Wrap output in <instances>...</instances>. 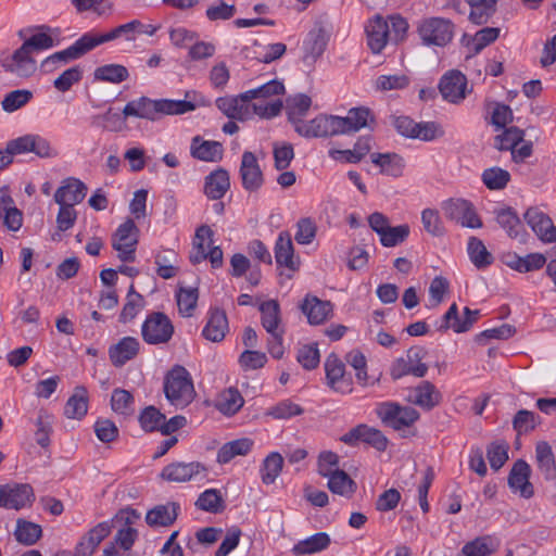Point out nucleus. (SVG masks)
Returning a JSON list of instances; mask_svg holds the SVG:
<instances>
[{"label": "nucleus", "instance_id": "473e14b6", "mask_svg": "<svg viewBox=\"0 0 556 556\" xmlns=\"http://www.w3.org/2000/svg\"><path fill=\"white\" fill-rule=\"evenodd\" d=\"M303 313L307 316L308 323L312 325L323 324L332 311L329 301H321L316 296L306 298L302 305Z\"/></svg>", "mask_w": 556, "mask_h": 556}, {"label": "nucleus", "instance_id": "1a4fd4ad", "mask_svg": "<svg viewBox=\"0 0 556 556\" xmlns=\"http://www.w3.org/2000/svg\"><path fill=\"white\" fill-rule=\"evenodd\" d=\"M141 333L148 344H163L172 339L174 326L164 313L154 312L142 324Z\"/></svg>", "mask_w": 556, "mask_h": 556}, {"label": "nucleus", "instance_id": "79ce46f5", "mask_svg": "<svg viewBox=\"0 0 556 556\" xmlns=\"http://www.w3.org/2000/svg\"><path fill=\"white\" fill-rule=\"evenodd\" d=\"M244 400L235 388L224 390L216 402V408L226 416H232L243 406Z\"/></svg>", "mask_w": 556, "mask_h": 556}, {"label": "nucleus", "instance_id": "dca6fc26", "mask_svg": "<svg viewBox=\"0 0 556 556\" xmlns=\"http://www.w3.org/2000/svg\"><path fill=\"white\" fill-rule=\"evenodd\" d=\"M439 90L444 100L451 103H459L467 93V78L457 70L448 71L442 76Z\"/></svg>", "mask_w": 556, "mask_h": 556}, {"label": "nucleus", "instance_id": "6e6552de", "mask_svg": "<svg viewBox=\"0 0 556 556\" xmlns=\"http://www.w3.org/2000/svg\"><path fill=\"white\" fill-rule=\"evenodd\" d=\"M138 232L135 222L128 218L119 225L113 235L112 247L117 251V256L122 262H134L136 260Z\"/></svg>", "mask_w": 556, "mask_h": 556}, {"label": "nucleus", "instance_id": "20e7f679", "mask_svg": "<svg viewBox=\"0 0 556 556\" xmlns=\"http://www.w3.org/2000/svg\"><path fill=\"white\" fill-rule=\"evenodd\" d=\"M216 106L229 118L245 121L253 113L270 118L277 116L282 110L281 101H273L268 103H250L249 98H244V92L236 97H220L216 100Z\"/></svg>", "mask_w": 556, "mask_h": 556}, {"label": "nucleus", "instance_id": "a19ab883", "mask_svg": "<svg viewBox=\"0 0 556 556\" xmlns=\"http://www.w3.org/2000/svg\"><path fill=\"white\" fill-rule=\"evenodd\" d=\"M501 29L497 27H484L478 30L473 37L464 35L463 42L470 48V50L478 54L486 46L494 42L500 36Z\"/></svg>", "mask_w": 556, "mask_h": 556}, {"label": "nucleus", "instance_id": "338daca9", "mask_svg": "<svg viewBox=\"0 0 556 556\" xmlns=\"http://www.w3.org/2000/svg\"><path fill=\"white\" fill-rule=\"evenodd\" d=\"M33 98V92L26 89H17L9 92L2 100V109L5 112H14L26 105Z\"/></svg>", "mask_w": 556, "mask_h": 556}, {"label": "nucleus", "instance_id": "f03ea898", "mask_svg": "<svg viewBox=\"0 0 556 556\" xmlns=\"http://www.w3.org/2000/svg\"><path fill=\"white\" fill-rule=\"evenodd\" d=\"M53 46L54 41L50 35L46 33L34 34L13 54L3 58L1 65L5 72H10L18 77H29L37 68L33 54L50 49Z\"/></svg>", "mask_w": 556, "mask_h": 556}, {"label": "nucleus", "instance_id": "c03bdc74", "mask_svg": "<svg viewBox=\"0 0 556 556\" xmlns=\"http://www.w3.org/2000/svg\"><path fill=\"white\" fill-rule=\"evenodd\" d=\"M326 478H328L329 490L334 494L349 497L356 490V483L343 470L338 469Z\"/></svg>", "mask_w": 556, "mask_h": 556}, {"label": "nucleus", "instance_id": "aec40b11", "mask_svg": "<svg viewBox=\"0 0 556 556\" xmlns=\"http://www.w3.org/2000/svg\"><path fill=\"white\" fill-rule=\"evenodd\" d=\"M240 176L243 188L251 192L258 190L264 182L263 173L257 160L250 151H245L242 154Z\"/></svg>", "mask_w": 556, "mask_h": 556}, {"label": "nucleus", "instance_id": "6e6d98bb", "mask_svg": "<svg viewBox=\"0 0 556 556\" xmlns=\"http://www.w3.org/2000/svg\"><path fill=\"white\" fill-rule=\"evenodd\" d=\"M41 527L37 523L18 519L16 522L15 538L25 545L35 544L41 536Z\"/></svg>", "mask_w": 556, "mask_h": 556}, {"label": "nucleus", "instance_id": "603ef678", "mask_svg": "<svg viewBox=\"0 0 556 556\" xmlns=\"http://www.w3.org/2000/svg\"><path fill=\"white\" fill-rule=\"evenodd\" d=\"M467 250L469 257L476 267L483 268L492 264L493 256L480 239L470 237Z\"/></svg>", "mask_w": 556, "mask_h": 556}, {"label": "nucleus", "instance_id": "de8ad7c7", "mask_svg": "<svg viewBox=\"0 0 556 556\" xmlns=\"http://www.w3.org/2000/svg\"><path fill=\"white\" fill-rule=\"evenodd\" d=\"M481 180L489 190H503L510 181L508 170L493 166L482 172Z\"/></svg>", "mask_w": 556, "mask_h": 556}, {"label": "nucleus", "instance_id": "680f3d73", "mask_svg": "<svg viewBox=\"0 0 556 556\" xmlns=\"http://www.w3.org/2000/svg\"><path fill=\"white\" fill-rule=\"evenodd\" d=\"M28 152L35 153L40 159H53L59 155V151L48 139L31 134L28 135Z\"/></svg>", "mask_w": 556, "mask_h": 556}, {"label": "nucleus", "instance_id": "4c0bfd02", "mask_svg": "<svg viewBox=\"0 0 556 556\" xmlns=\"http://www.w3.org/2000/svg\"><path fill=\"white\" fill-rule=\"evenodd\" d=\"M371 162L380 167V172L392 177H400L403 173V159L395 153H372Z\"/></svg>", "mask_w": 556, "mask_h": 556}, {"label": "nucleus", "instance_id": "0eeeda50", "mask_svg": "<svg viewBox=\"0 0 556 556\" xmlns=\"http://www.w3.org/2000/svg\"><path fill=\"white\" fill-rule=\"evenodd\" d=\"M454 28L455 25L447 18L428 17L420 21L417 29L424 43L444 47L452 41Z\"/></svg>", "mask_w": 556, "mask_h": 556}, {"label": "nucleus", "instance_id": "58836bf2", "mask_svg": "<svg viewBox=\"0 0 556 556\" xmlns=\"http://www.w3.org/2000/svg\"><path fill=\"white\" fill-rule=\"evenodd\" d=\"M327 47V39L321 29L309 33L304 42V56L303 61L312 65L324 53Z\"/></svg>", "mask_w": 556, "mask_h": 556}, {"label": "nucleus", "instance_id": "a211bd4d", "mask_svg": "<svg viewBox=\"0 0 556 556\" xmlns=\"http://www.w3.org/2000/svg\"><path fill=\"white\" fill-rule=\"evenodd\" d=\"M525 220L542 241H556V226L544 212L536 207H530L525 213Z\"/></svg>", "mask_w": 556, "mask_h": 556}, {"label": "nucleus", "instance_id": "e433bc0d", "mask_svg": "<svg viewBox=\"0 0 556 556\" xmlns=\"http://www.w3.org/2000/svg\"><path fill=\"white\" fill-rule=\"evenodd\" d=\"M311 105L312 99L304 93H298L287 98L285 109L294 128L296 127V123L304 122L302 118L307 114Z\"/></svg>", "mask_w": 556, "mask_h": 556}, {"label": "nucleus", "instance_id": "5701e85b", "mask_svg": "<svg viewBox=\"0 0 556 556\" xmlns=\"http://www.w3.org/2000/svg\"><path fill=\"white\" fill-rule=\"evenodd\" d=\"M367 45L372 53H380L388 42L390 34L388 22L376 15L366 25Z\"/></svg>", "mask_w": 556, "mask_h": 556}, {"label": "nucleus", "instance_id": "8fccbe9b", "mask_svg": "<svg viewBox=\"0 0 556 556\" xmlns=\"http://www.w3.org/2000/svg\"><path fill=\"white\" fill-rule=\"evenodd\" d=\"M283 467V457L277 453L271 452L263 460L261 468V478L263 483L271 484L275 482L277 477L280 475Z\"/></svg>", "mask_w": 556, "mask_h": 556}, {"label": "nucleus", "instance_id": "774afa93", "mask_svg": "<svg viewBox=\"0 0 556 556\" xmlns=\"http://www.w3.org/2000/svg\"><path fill=\"white\" fill-rule=\"evenodd\" d=\"M199 293L197 288H180L177 293V305L182 316H191L197 306Z\"/></svg>", "mask_w": 556, "mask_h": 556}, {"label": "nucleus", "instance_id": "39448f33", "mask_svg": "<svg viewBox=\"0 0 556 556\" xmlns=\"http://www.w3.org/2000/svg\"><path fill=\"white\" fill-rule=\"evenodd\" d=\"M164 393L172 405L178 408L188 406L195 396L193 382L188 370L175 365L164 378Z\"/></svg>", "mask_w": 556, "mask_h": 556}, {"label": "nucleus", "instance_id": "09e8293b", "mask_svg": "<svg viewBox=\"0 0 556 556\" xmlns=\"http://www.w3.org/2000/svg\"><path fill=\"white\" fill-rule=\"evenodd\" d=\"M283 91H285V86L282 83H280L278 80H270V81L262 85L258 88L245 91L244 98H249L250 102L252 100H260L257 103L265 104V103L274 101V100L265 101L266 99H268L271 96L281 94V93H283ZM276 101H280V100L277 99Z\"/></svg>", "mask_w": 556, "mask_h": 556}, {"label": "nucleus", "instance_id": "a18cd8bd", "mask_svg": "<svg viewBox=\"0 0 556 556\" xmlns=\"http://www.w3.org/2000/svg\"><path fill=\"white\" fill-rule=\"evenodd\" d=\"M470 5L469 20L477 24H485L496 10V0H466Z\"/></svg>", "mask_w": 556, "mask_h": 556}, {"label": "nucleus", "instance_id": "3c124183", "mask_svg": "<svg viewBox=\"0 0 556 556\" xmlns=\"http://www.w3.org/2000/svg\"><path fill=\"white\" fill-rule=\"evenodd\" d=\"M496 549L493 539L490 535L476 538L466 543L462 548L463 556H488Z\"/></svg>", "mask_w": 556, "mask_h": 556}, {"label": "nucleus", "instance_id": "052dcab7", "mask_svg": "<svg viewBox=\"0 0 556 556\" xmlns=\"http://www.w3.org/2000/svg\"><path fill=\"white\" fill-rule=\"evenodd\" d=\"M525 132L520 128L516 126H511L506 128L501 135L495 137L494 146L496 149L504 150H513L520 142L523 141Z\"/></svg>", "mask_w": 556, "mask_h": 556}, {"label": "nucleus", "instance_id": "f3484780", "mask_svg": "<svg viewBox=\"0 0 556 556\" xmlns=\"http://www.w3.org/2000/svg\"><path fill=\"white\" fill-rule=\"evenodd\" d=\"M205 471L206 468L199 462H177L165 466L161 472V477L169 482L181 483L190 481Z\"/></svg>", "mask_w": 556, "mask_h": 556}, {"label": "nucleus", "instance_id": "ddd939ff", "mask_svg": "<svg viewBox=\"0 0 556 556\" xmlns=\"http://www.w3.org/2000/svg\"><path fill=\"white\" fill-rule=\"evenodd\" d=\"M480 317L479 309H470L469 307L464 308V318L460 319L458 315V307L456 303H453L446 313L443 315L442 320L437 325V330L445 332L448 329H453L456 333H463L470 330L475 323Z\"/></svg>", "mask_w": 556, "mask_h": 556}, {"label": "nucleus", "instance_id": "0e129e2a", "mask_svg": "<svg viewBox=\"0 0 556 556\" xmlns=\"http://www.w3.org/2000/svg\"><path fill=\"white\" fill-rule=\"evenodd\" d=\"M303 413L304 409L300 405L290 400H283L268 408L265 415L270 416L274 419H289L291 417L302 415Z\"/></svg>", "mask_w": 556, "mask_h": 556}, {"label": "nucleus", "instance_id": "cd10ccee", "mask_svg": "<svg viewBox=\"0 0 556 556\" xmlns=\"http://www.w3.org/2000/svg\"><path fill=\"white\" fill-rule=\"evenodd\" d=\"M191 155L204 162H218L223 157V146L217 141H205L195 136L190 146Z\"/></svg>", "mask_w": 556, "mask_h": 556}, {"label": "nucleus", "instance_id": "864d4df0", "mask_svg": "<svg viewBox=\"0 0 556 556\" xmlns=\"http://www.w3.org/2000/svg\"><path fill=\"white\" fill-rule=\"evenodd\" d=\"M195 506L204 511L220 513L225 508L220 492L216 489H208L201 493L195 502Z\"/></svg>", "mask_w": 556, "mask_h": 556}, {"label": "nucleus", "instance_id": "c85d7f7f", "mask_svg": "<svg viewBox=\"0 0 556 556\" xmlns=\"http://www.w3.org/2000/svg\"><path fill=\"white\" fill-rule=\"evenodd\" d=\"M178 510L179 504L175 502L157 505L147 513L146 521L151 527H167L177 519Z\"/></svg>", "mask_w": 556, "mask_h": 556}, {"label": "nucleus", "instance_id": "72a5a7b5", "mask_svg": "<svg viewBox=\"0 0 556 556\" xmlns=\"http://www.w3.org/2000/svg\"><path fill=\"white\" fill-rule=\"evenodd\" d=\"M228 329V320L224 311L214 309L202 331L205 339L212 342H219L225 338Z\"/></svg>", "mask_w": 556, "mask_h": 556}, {"label": "nucleus", "instance_id": "9b49d317", "mask_svg": "<svg viewBox=\"0 0 556 556\" xmlns=\"http://www.w3.org/2000/svg\"><path fill=\"white\" fill-rule=\"evenodd\" d=\"M91 50L92 47L89 41V37L87 34H85L65 50L55 52L52 55L46 58L41 63V70L45 73H51L55 71L61 64L77 60Z\"/></svg>", "mask_w": 556, "mask_h": 556}, {"label": "nucleus", "instance_id": "4d7b16f0", "mask_svg": "<svg viewBox=\"0 0 556 556\" xmlns=\"http://www.w3.org/2000/svg\"><path fill=\"white\" fill-rule=\"evenodd\" d=\"M540 422V416L531 410L520 409L513 419V428L521 435L533 431Z\"/></svg>", "mask_w": 556, "mask_h": 556}, {"label": "nucleus", "instance_id": "13d9d810", "mask_svg": "<svg viewBox=\"0 0 556 556\" xmlns=\"http://www.w3.org/2000/svg\"><path fill=\"white\" fill-rule=\"evenodd\" d=\"M144 300L141 294L135 291L134 285L130 286L126 303L121 312L119 320L122 323H127L132 320L138 312L143 307Z\"/></svg>", "mask_w": 556, "mask_h": 556}, {"label": "nucleus", "instance_id": "9d476101", "mask_svg": "<svg viewBox=\"0 0 556 556\" xmlns=\"http://www.w3.org/2000/svg\"><path fill=\"white\" fill-rule=\"evenodd\" d=\"M446 218L456 222L463 227L481 228L482 220L476 212L473 204L464 199H450L442 205Z\"/></svg>", "mask_w": 556, "mask_h": 556}, {"label": "nucleus", "instance_id": "7ed1b4c3", "mask_svg": "<svg viewBox=\"0 0 556 556\" xmlns=\"http://www.w3.org/2000/svg\"><path fill=\"white\" fill-rule=\"evenodd\" d=\"M195 105L186 100H152L141 97L129 101L123 109L125 117L134 116L150 121H156L162 115L184 114L193 111Z\"/></svg>", "mask_w": 556, "mask_h": 556}, {"label": "nucleus", "instance_id": "5fc2aeb1", "mask_svg": "<svg viewBox=\"0 0 556 556\" xmlns=\"http://www.w3.org/2000/svg\"><path fill=\"white\" fill-rule=\"evenodd\" d=\"M128 70L124 65L108 64L96 68L94 79L119 84L128 78Z\"/></svg>", "mask_w": 556, "mask_h": 556}, {"label": "nucleus", "instance_id": "37998d69", "mask_svg": "<svg viewBox=\"0 0 556 556\" xmlns=\"http://www.w3.org/2000/svg\"><path fill=\"white\" fill-rule=\"evenodd\" d=\"M88 410V396L85 387H76L74 394L67 400L64 414L67 418H83Z\"/></svg>", "mask_w": 556, "mask_h": 556}, {"label": "nucleus", "instance_id": "4468645a", "mask_svg": "<svg viewBox=\"0 0 556 556\" xmlns=\"http://www.w3.org/2000/svg\"><path fill=\"white\" fill-rule=\"evenodd\" d=\"M341 441L348 445H356L358 442H364L377 451H384L388 446V439L378 429L367 425H358L352 428L349 432L341 437Z\"/></svg>", "mask_w": 556, "mask_h": 556}, {"label": "nucleus", "instance_id": "2eb2a0df", "mask_svg": "<svg viewBox=\"0 0 556 556\" xmlns=\"http://www.w3.org/2000/svg\"><path fill=\"white\" fill-rule=\"evenodd\" d=\"M34 500V492L29 484L0 485V507L20 510Z\"/></svg>", "mask_w": 556, "mask_h": 556}, {"label": "nucleus", "instance_id": "bf43d9fd", "mask_svg": "<svg viewBox=\"0 0 556 556\" xmlns=\"http://www.w3.org/2000/svg\"><path fill=\"white\" fill-rule=\"evenodd\" d=\"M212 237L213 230L208 226L202 225L197 229L193 242L194 249L197 251L191 253L189 257L192 264H199L207 258L204 241L207 238L210 243H212Z\"/></svg>", "mask_w": 556, "mask_h": 556}, {"label": "nucleus", "instance_id": "f704fd0d", "mask_svg": "<svg viewBox=\"0 0 556 556\" xmlns=\"http://www.w3.org/2000/svg\"><path fill=\"white\" fill-rule=\"evenodd\" d=\"M535 459L539 470L546 480L556 478V462L551 445L545 442H539L535 447Z\"/></svg>", "mask_w": 556, "mask_h": 556}, {"label": "nucleus", "instance_id": "7c9ffc66", "mask_svg": "<svg viewBox=\"0 0 556 556\" xmlns=\"http://www.w3.org/2000/svg\"><path fill=\"white\" fill-rule=\"evenodd\" d=\"M230 187L228 172L218 168L205 177L204 193L211 200L222 199Z\"/></svg>", "mask_w": 556, "mask_h": 556}, {"label": "nucleus", "instance_id": "c756f323", "mask_svg": "<svg viewBox=\"0 0 556 556\" xmlns=\"http://www.w3.org/2000/svg\"><path fill=\"white\" fill-rule=\"evenodd\" d=\"M258 309L262 314V326L269 334L285 331L281 327L280 306L276 300L264 301L260 304Z\"/></svg>", "mask_w": 556, "mask_h": 556}, {"label": "nucleus", "instance_id": "bb28decb", "mask_svg": "<svg viewBox=\"0 0 556 556\" xmlns=\"http://www.w3.org/2000/svg\"><path fill=\"white\" fill-rule=\"evenodd\" d=\"M275 258L279 266H283L293 271L299 269L300 262L294 256L293 243L288 231H282L278 236L275 244Z\"/></svg>", "mask_w": 556, "mask_h": 556}, {"label": "nucleus", "instance_id": "69168bd1", "mask_svg": "<svg viewBox=\"0 0 556 556\" xmlns=\"http://www.w3.org/2000/svg\"><path fill=\"white\" fill-rule=\"evenodd\" d=\"M112 409L121 415H130L134 412V396L124 389H115L111 396Z\"/></svg>", "mask_w": 556, "mask_h": 556}, {"label": "nucleus", "instance_id": "423d86ee", "mask_svg": "<svg viewBox=\"0 0 556 556\" xmlns=\"http://www.w3.org/2000/svg\"><path fill=\"white\" fill-rule=\"evenodd\" d=\"M376 413L384 425L396 431L412 427L420 417V414L414 407L403 406L396 402L380 403Z\"/></svg>", "mask_w": 556, "mask_h": 556}, {"label": "nucleus", "instance_id": "e2e57ef3", "mask_svg": "<svg viewBox=\"0 0 556 556\" xmlns=\"http://www.w3.org/2000/svg\"><path fill=\"white\" fill-rule=\"evenodd\" d=\"M409 226L407 224L399 225L395 227L389 226L379 236L380 242L383 247L392 248L404 242L409 236Z\"/></svg>", "mask_w": 556, "mask_h": 556}, {"label": "nucleus", "instance_id": "f257e3e1", "mask_svg": "<svg viewBox=\"0 0 556 556\" xmlns=\"http://www.w3.org/2000/svg\"><path fill=\"white\" fill-rule=\"evenodd\" d=\"M370 111L351 109L345 117L320 114L309 122L296 123L295 131L306 138L332 137L356 132L368 126Z\"/></svg>", "mask_w": 556, "mask_h": 556}, {"label": "nucleus", "instance_id": "2f4dec72", "mask_svg": "<svg viewBox=\"0 0 556 556\" xmlns=\"http://www.w3.org/2000/svg\"><path fill=\"white\" fill-rule=\"evenodd\" d=\"M330 543L331 539L328 533L318 532L304 540L299 541L292 547V553L295 556H304L320 553L327 549Z\"/></svg>", "mask_w": 556, "mask_h": 556}, {"label": "nucleus", "instance_id": "393cba45", "mask_svg": "<svg viewBox=\"0 0 556 556\" xmlns=\"http://www.w3.org/2000/svg\"><path fill=\"white\" fill-rule=\"evenodd\" d=\"M442 395L435 386L429 381H422L412 390L408 401L426 410H431L440 404Z\"/></svg>", "mask_w": 556, "mask_h": 556}, {"label": "nucleus", "instance_id": "c9c22d12", "mask_svg": "<svg viewBox=\"0 0 556 556\" xmlns=\"http://www.w3.org/2000/svg\"><path fill=\"white\" fill-rule=\"evenodd\" d=\"M497 224L506 230L510 238L523 241L522 225L517 213L511 207L496 210Z\"/></svg>", "mask_w": 556, "mask_h": 556}, {"label": "nucleus", "instance_id": "b1692460", "mask_svg": "<svg viewBox=\"0 0 556 556\" xmlns=\"http://www.w3.org/2000/svg\"><path fill=\"white\" fill-rule=\"evenodd\" d=\"M141 27V22L139 20H132L129 23L119 25L105 34H96L92 31L86 33L89 37V41L91 43L92 49L98 47L99 45L115 40L119 37H125L126 40H135V35L137 34V29Z\"/></svg>", "mask_w": 556, "mask_h": 556}, {"label": "nucleus", "instance_id": "a878e982", "mask_svg": "<svg viewBox=\"0 0 556 556\" xmlns=\"http://www.w3.org/2000/svg\"><path fill=\"white\" fill-rule=\"evenodd\" d=\"M139 348L140 343L138 339L134 337H124L116 344L110 346V361L115 367H122L128 361L137 356Z\"/></svg>", "mask_w": 556, "mask_h": 556}, {"label": "nucleus", "instance_id": "412c9836", "mask_svg": "<svg viewBox=\"0 0 556 556\" xmlns=\"http://www.w3.org/2000/svg\"><path fill=\"white\" fill-rule=\"evenodd\" d=\"M531 468L527 462L518 459L508 476V485L514 492H519L525 498L533 496L534 490L529 481Z\"/></svg>", "mask_w": 556, "mask_h": 556}, {"label": "nucleus", "instance_id": "6ab92c4d", "mask_svg": "<svg viewBox=\"0 0 556 556\" xmlns=\"http://www.w3.org/2000/svg\"><path fill=\"white\" fill-rule=\"evenodd\" d=\"M87 186L78 178L68 177L62 181V185L54 193V201L58 204L76 205L79 204L87 194Z\"/></svg>", "mask_w": 556, "mask_h": 556}, {"label": "nucleus", "instance_id": "f8f14e48", "mask_svg": "<svg viewBox=\"0 0 556 556\" xmlns=\"http://www.w3.org/2000/svg\"><path fill=\"white\" fill-rule=\"evenodd\" d=\"M325 371L327 384L334 392L349 394L353 391L352 378L345 374L344 363L334 353L327 356Z\"/></svg>", "mask_w": 556, "mask_h": 556}, {"label": "nucleus", "instance_id": "ea45409f", "mask_svg": "<svg viewBox=\"0 0 556 556\" xmlns=\"http://www.w3.org/2000/svg\"><path fill=\"white\" fill-rule=\"evenodd\" d=\"M253 446V441L249 438L237 439L225 443L217 453V462L227 464L239 455H247Z\"/></svg>", "mask_w": 556, "mask_h": 556}, {"label": "nucleus", "instance_id": "4be33fe9", "mask_svg": "<svg viewBox=\"0 0 556 556\" xmlns=\"http://www.w3.org/2000/svg\"><path fill=\"white\" fill-rule=\"evenodd\" d=\"M111 533V526L103 521L90 529L77 543L74 556H91L98 545Z\"/></svg>", "mask_w": 556, "mask_h": 556}, {"label": "nucleus", "instance_id": "49530a36", "mask_svg": "<svg viewBox=\"0 0 556 556\" xmlns=\"http://www.w3.org/2000/svg\"><path fill=\"white\" fill-rule=\"evenodd\" d=\"M428 366L424 363L412 364L406 358H397L391 366L390 375L394 380H397L406 375H413L421 378L426 376Z\"/></svg>", "mask_w": 556, "mask_h": 556}]
</instances>
